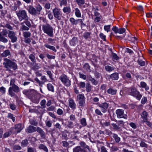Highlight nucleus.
Masks as SVG:
<instances>
[{"label": "nucleus", "instance_id": "f257e3e1", "mask_svg": "<svg viewBox=\"0 0 152 152\" xmlns=\"http://www.w3.org/2000/svg\"><path fill=\"white\" fill-rule=\"evenodd\" d=\"M42 7L39 4H37L35 8L32 5H29L28 9V12L34 16H37L40 14V12L42 10Z\"/></svg>", "mask_w": 152, "mask_h": 152}, {"label": "nucleus", "instance_id": "f03ea898", "mask_svg": "<svg viewBox=\"0 0 152 152\" xmlns=\"http://www.w3.org/2000/svg\"><path fill=\"white\" fill-rule=\"evenodd\" d=\"M126 92L127 94L136 97L138 100H140L142 97V95L134 86L127 88Z\"/></svg>", "mask_w": 152, "mask_h": 152}, {"label": "nucleus", "instance_id": "7ed1b4c3", "mask_svg": "<svg viewBox=\"0 0 152 152\" xmlns=\"http://www.w3.org/2000/svg\"><path fill=\"white\" fill-rule=\"evenodd\" d=\"M4 61L3 65L4 67L7 70L12 69L14 70H15L17 69V65L15 62L12 61L11 60L7 58H4Z\"/></svg>", "mask_w": 152, "mask_h": 152}, {"label": "nucleus", "instance_id": "20e7f679", "mask_svg": "<svg viewBox=\"0 0 152 152\" xmlns=\"http://www.w3.org/2000/svg\"><path fill=\"white\" fill-rule=\"evenodd\" d=\"M42 29L44 32L49 37H52L53 36V29L48 23L42 25Z\"/></svg>", "mask_w": 152, "mask_h": 152}, {"label": "nucleus", "instance_id": "39448f33", "mask_svg": "<svg viewBox=\"0 0 152 152\" xmlns=\"http://www.w3.org/2000/svg\"><path fill=\"white\" fill-rule=\"evenodd\" d=\"M31 94L29 96V98L33 103H38L39 101L40 94L34 90Z\"/></svg>", "mask_w": 152, "mask_h": 152}, {"label": "nucleus", "instance_id": "423d86ee", "mask_svg": "<svg viewBox=\"0 0 152 152\" xmlns=\"http://www.w3.org/2000/svg\"><path fill=\"white\" fill-rule=\"evenodd\" d=\"M1 27L0 26V41L7 43L8 42V40L4 36H7V34H8V30L7 31L4 28H1Z\"/></svg>", "mask_w": 152, "mask_h": 152}, {"label": "nucleus", "instance_id": "0eeeda50", "mask_svg": "<svg viewBox=\"0 0 152 152\" xmlns=\"http://www.w3.org/2000/svg\"><path fill=\"white\" fill-rule=\"evenodd\" d=\"M16 15L20 21L29 18L27 15L26 12L25 10H19L16 13Z\"/></svg>", "mask_w": 152, "mask_h": 152}, {"label": "nucleus", "instance_id": "6e6552de", "mask_svg": "<svg viewBox=\"0 0 152 152\" xmlns=\"http://www.w3.org/2000/svg\"><path fill=\"white\" fill-rule=\"evenodd\" d=\"M20 91L19 87L17 85H15L9 87L8 90L9 94L11 96L13 97L15 95V93H18Z\"/></svg>", "mask_w": 152, "mask_h": 152}, {"label": "nucleus", "instance_id": "1a4fd4ad", "mask_svg": "<svg viewBox=\"0 0 152 152\" xmlns=\"http://www.w3.org/2000/svg\"><path fill=\"white\" fill-rule=\"evenodd\" d=\"M63 84L67 87H69L71 85V82L69 77L66 75L63 74L59 77Z\"/></svg>", "mask_w": 152, "mask_h": 152}, {"label": "nucleus", "instance_id": "9d476101", "mask_svg": "<svg viewBox=\"0 0 152 152\" xmlns=\"http://www.w3.org/2000/svg\"><path fill=\"white\" fill-rule=\"evenodd\" d=\"M53 12L54 17L57 20H60L63 18L62 13L60 9L55 7L53 10Z\"/></svg>", "mask_w": 152, "mask_h": 152}, {"label": "nucleus", "instance_id": "9b49d317", "mask_svg": "<svg viewBox=\"0 0 152 152\" xmlns=\"http://www.w3.org/2000/svg\"><path fill=\"white\" fill-rule=\"evenodd\" d=\"M77 101L78 102L79 106L83 107L85 104V98L83 94H79L77 96Z\"/></svg>", "mask_w": 152, "mask_h": 152}, {"label": "nucleus", "instance_id": "f8f14e48", "mask_svg": "<svg viewBox=\"0 0 152 152\" xmlns=\"http://www.w3.org/2000/svg\"><path fill=\"white\" fill-rule=\"evenodd\" d=\"M8 36L12 42L14 43L16 42L17 37L16 36V34L14 31L8 30Z\"/></svg>", "mask_w": 152, "mask_h": 152}, {"label": "nucleus", "instance_id": "ddd939ff", "mask_svg": "<svg viewBox=\"0 0 152 152\" xmlns=\"http://www.w3.org/2000/svg\"><path fill=\"white\" fill-rule=\"evenodd\" d=\"M116 113L117 115V117L118 118H123L127 119L128 117L127 115L124 113V110L121 109H118L116 110Z\"/></svg>", "mask_w": 152, "mask_h": 152}, {"label": "nucleus", "instance_id": "4468645a", "mask_svg": "<svg viewBox=\"0 0 152 152\" xmlns=\"http://www.w3.org/2000/svg\"><path fill=\"white\" fill-rule=\"evenodd\" d=\"M99 106L101 108L102 112L105 113L107 111V109L109 106V104L107 102H104L98 104Z\"/></svg>", "mask_w": 152, "mask_h": 152}, {"label": "nucleus", "instance_id": "2eb2a0df", "mask_svg": "<svg viewBox=\"0 0 152 152\" xmlns=\"http://www.w3.org/2000/svg\"><path fill=\"white\" fill-rule=\"evenodd\" d=\"M105 76L109 79L111 78L114 80H117L119 78L118 74L117 72H115L110 75H106Z\"/></svg>", "mask_w": 152, "mask_h": 152}, {"label": "nucleus", "instance_id": "dca6fc26", "mask_svg": "<svg viewBox=\"0 0 152 152\" xmlns=\"http://www.w3.org/2000/svg\"><path fill=\"white\" fill-rule=\"evenodd\" d=\"M73 152H88L87 149H85L80 146H77L73 149Z\"/></svg>", "mask_w": 152, "mask_h": 152}, {"label": "nucleus", "instance_id": "f3484780", "mask_svg": "<svg viewBox=\"0 0 152 152\" xmlns=\"http://www.w3.org/2000/svg\"><path fill=\"white\" fill-rule=\"evenodd\" d=\"M13 129L15 130V132H16L17 133L20 132L23 129L22 124H18L15 125L14 127L12 128V130Z\"/></svg>", "mask_w": 152, "mask_h": 152}, {"label": "nucleus", "instance_id": "a211bd4d", "mask_svg": "<svg viewBox=\"0 0 152 152\" xmlns=\"http://www.w3.org/2000/svg\"><path fill=\"white\" fill-rule=\"evenodd\" d=\"M37 131V128L32 126H29L26 129V131L28 133H32Z\"/></svg>", "mask_w": 152, "mask_h": 152}, {"label": "nucleus", "instance_id": "6ab92c4d", "mask_svg": "<svg viewBox=\"0 0 152 152\" xmlns=\"http://www.w3.org/2000/svg\"><path fill=\"white\" fill-rule=\"evenodd\" d=\"M40 134L41 137L45 139L46 135L45 132L41 128L39 127H37V131Z\"/></svg>", "mask_w": 152, "mask_h": 152}, {"label": "nucleus", "instance_id": "aec40b11", "mask_svg": "<svg viewBox=\"0 0 152 152\" xmlns=\"http://www.w3.org/2000/svg\"><path fill=\"white\" fill-rule=\"evenodd\" d=\"M69 106L73 110H74L76 109V104L74 100L70 99L69 101Z\"/></svg>", "mask_w": 152, "mask_h": 152}, {"label": "nucleus", "instance_id": "412c9836", "mask_svg": "<svg viewBox=\"0 0 152 152\" xmlns=\"http://www.w3.org/2000/svg\"><path fill=\"white\" fill-rule=\"evenodd\" d=\"M34 90H24L23 91V94L27 96L29 98V96L31 94Z\"/></svg>", "mask_w": 152, "mask_h": 152}, {"label": "nucleus", "instance_id": "4be33fe9", "mask_svg": "<svg viewBox=\"0 0 152 152\" xmlns=\"http://www.w3.org/2000/svg\"><path fill=\"white\" fill-rule=\"evenodd\" d=\"M88 80L94 85H96L98 83V82L94 78H93L91 75L89 76L88 77Z\"/></svg>", "mask_w": 152, "mask_h": 152}, {"label": "nucleus", "instance_id": "5701e85b", "mask_svg": "<svg viewBox=\"0 0 152 152\" xmlns=\"http://www.w3.org/2000/svg\"><path fill=\"white\" fill-rule=\"evenodd\" d=\"M40 68V64L34 62L32 63V69L33 70H36Z\"/></svg>", "mask_w": 152, "mask_h": 152}, {"label": "nucleus", "instance_id": "b1692460", "mask_svg": "<svg viewBox=\"0 0 152 152\" xmlns=\"http://www.w3.org/2000/svg\"><path fill=\"white\" fill-rule=\"evenodd\" d=\"M124 73H126V74L123 75V78L125 79L131 80L132 78L131 75L130 73L129 72L126 73V71L123 72Z\"/></svg>", "mask_w": 152, "mask_h": 152}, {"label": "nucleus", "instance_id": "393cba45", "mask_svg": "<svg viewBox=\"0 0 152 152\" xmlns=\"http://www.w3.org/2000/svg\"><path fill=\"white\" fill-rule=\"evenodd\" d=\"M107 93L112 95H114L116 94L117 92L116 89H114L113 88H110L107 90Z\"/></svg>", "mask_w": 152, "mask_h": 152}, {"label": "nucleus", "instance_id": "a878e982", "mask_svg": "<svg viewBox=\"0 0 152 152\" xmlns=\"http://www.w3.org/2000/svg\"><path fill=\"white\" fill-rule=\"evenodd\" d=\"M11 53L9 50H7L4 51L1 54V55L2 57H5L10 56Z\"/></svg>", "mask_w": 152, "mask_h": 152}, {"label": "nucleus", "instance_id": "bb28decb", "mask_svg": "<svg viewBox=\"0 0 152 152\" xmlns=\"http://www.w3.org/2000/svg\"><path fill=\"white\" fill-rule=\"evenodd\" d=\"M105 70L108 72H111L113 71L115 68L113 66L106 65L105 66Z\"/></svg>", "mask_w": 152, "mask_h": 152}, {"label": "nucleus", "instance_id": "cd10ccee", "mask_svg": "<svg viewBox=\"0 0 152 152\" xmlns=\"http://www.w3.org/2000/svg\"><path fill=\"white\" fill-rule=\"evenodd\" d=\"M91 32L86 31L83 34V36L85 39H88L91 38Z\"/></svg>", "mask_w": 152, "mask_h": 152}, {"label": "nucleus", "instance_id": "c85d7f7f", "mask_svg": "<svg viewBox=\"0 0 152 152\" xmlns=\"http://www.w3.org/2000/svg\"><path fill=\"white\" fill-rule=\"evenodd\" d=\"M80 147H82L85 149H87V151L88 150L89 151H90L89 146L86 145L84 142H80Z\"/></svg>", "mask_w": 152, "mask_h": 152}, {"label": "nucleus", "instance_id": "c756f323", "mask_svg": "<svg viewBox=\"0 0 152 152\" xmlns=\"http://www.w3.org/2000/svg\"><path fill=\"white\" fill-rule=\"evenodd\" d=\"M148 115V113L145 111H144L142 113L141 116L142 118H143V121L147 120V116Z\"/></svg>", "mask_w": 152, "mask_h": 152}, {"label": "nucleus", "instance_id": "7c9ffc66", "mask_svg": "<svg viewBox=\"0 0 152 152\" xmlns=\"http://www.w3.org/2000/svg\"><path fill=\"white\" fill-rule=\"evenodd\" d=\"M140 87L144 88L146 91L149 89V87L147 86L146 83L144 82H141L140 83Z\"/></svg>", "mask_w": 152, "mask_h": 152}, {"label": "nucleus", "instance_id": "2f4dec72", "mask_svg": "<svg viewBox=\"0 0 152 152\" xmlns=\"http://www.w3.org/2000/svg\"><path fill=\"white\" fill-rule=\"evenodd\" d=\"M90 67V66L88 63L85 64L83 66V68L84 69L86 70L87 72H89L91 71Z\"/></svg>", "mask_w": 152, "mask_h": 152}, {"label": "nucleus", "instance_id": "473e14b6", "mask_svg": "<svg viewBox=\"0 0 152 152\" xmlns=\"http://www.w3.org/2000/svg\"><path fill=\"white\" fill-rule=\"evenodd\" d=\"M93 87L89 83H87L86 84V91L88 92L92 91L93 90H91Z\"/></svg>", "mask_w": 152, "mask_h": 152}, {"label": "nucleus", "instance_id": "72a5a7b5", "mask_svg": "<svg viewBox=\"0 0 152 152\" xmlns=\"http://www.w3.org/2000/svg\"><path fill=\"white\" fill-rule=\"evenodd\" d=\"M29 19L31 20L29 18L25 19L23 23V24H24V23H25V25L28 27L31 28L32 26V25L31 24L30 21L28 20Z\"/></svg>", "mask_w": 152, "mask_h": 152}, {"label": "nucleus", "instance_id": "f704fd0d", "mask_svg": "<svg viewBox=\"0 0 152 152\" xmlns=\"http://www.w3.org/2000/svg\"><path fill=\"white\" fill-rule=\"evenodd\" d=\"M69 21L73 25H77L78 23V20H75L74 18H71L69 19Z\"/></svg>", "mask_w": 152, "mask_h": 152}, {"label": "nucleus", "instance_id": "c9c22d12", "mask_svg": "<svg viewBox=\"0 0 152 152\" xmlns=\"http://www.w3.org/2000/svg\"><path fill=\"white\" fill-rule=\"evenodd\" d=\"M63 11L64 13L69 14L71 12V10L70 7H64Z\"/></svg>", "mask_w": 152, "mask_h": 152}, {"label": "nucleus", "instance_id": "e433bc0d", "mask_svg": "<svg viewBox=\"0 0 152 152\" xmlns=\"http://www.w3.org/2000/svg\"><path fill=\"white\" fill-rule=\"evenodd\" d=\"M44 46L47 48L52 50L55 52H56L57 51V50L56 49L55 47L53 46H51L48 44H45V45Z\"/></svg>", "mask_w": 152, "mask_h": 152}, {"label": "nucleus", "instance_id": "4c0bfd02", "mask_svg": "<svg viewBox=\"0 0 152 152\" xmlns=\"http://www.w3.org/2000/svg\"><path fill=\"white\" fill-rule=\"evenodd\" d=\"M39 148L40 149H42L46 152H48V150L46 146L43 144H40Z\"/></svg>", "mask_w": 152, "mask_h": 152}, {"label": "nucleus", "instance_id": "58836bf2", "mask_svg": "<svg viewBox=\"0 0 152 152\" xmlns=\"http://www.w3.org/2000/svg\"><path fill=\"white\" fill-rule=\"evenodd\" d=\"M80 124L83 126H86L87 125L86 118H83L81 119L80 121Z\"/></svg>", "mask_w": 152, "mask_h": 152}, {"label": "nucleus", "instance_id": "ea45409f", "mask_svg": "<svg viewBox=\"0 0 152 152\" xmlns=\"http://www.w3.org/2000/svg\"><path fill=\"white\" fill-rule=\"evenodd\" d=\"M21 25L22 26L21 28V30L22 31H28L29 29V28H30V27L24 25L23 23H21Z\"/></svg>", "mask_w": 152, "mask_h": 152}, {"label": "nucleus", "instance_id": "a19ab883", "mask_svg": "<svg viewBox=\"0 0 152 152\" xmlns=\"http://www.w3.org/2000/svg\"><path fill=\"white\" fill-rule=\"evenodd\" d=\"M75 10V15L78 18H80L81 16V12L78 8H76Z\"/></svg>", "mask_w": 152, "mask_h": 152}, {"label": "nucleus", "instance_id": "79ce46f5", "mask_svg": "<svg viewBox=\"0 0 152 152\" xmlns=\"http://www.w3.org/2000/svg\"><path fill=\"white\" fill-rule=\"evenodd\" d=\"M113 134V137L114 138L115 142L117 143L120 140V138L116 134Z\"/></svg>", "mask_w": 152, "mask_h": 152}, {"label": "nucleus", "instance_id": "37998d69", "mask_svg": "<svg viewBox=\"0 0 152 152\" xmlns=\"http://www.w3.org/2000/svg\"><path fill=\"white\" fill-rule=\"evenodd\" d=\"M28 143V141L27 139H25L22 141L21 143V146L24 147L26 146Z\"/></svg>", "mask_w": 152, "mask_h": 152}, {"label": "nucleus", "instance_id": "c03bdc74", "mask_svg": "<svg viewBox=\"0 0 152 152\" xmlns=\"http://www.w3.org/2000/svg\"><path fill=\"white\" fill-rule=\"evenodd\" d=\"M47 87L48 89L52 92L54 91V87L50 83H48L47 84Z\"/></svg>", "mask_w": 152, "mask_h": 152}, {"label": "nucleus", "instance_id": "a18cd8bd", "mask_svg": "<svg viewBox=\"0 0 152 152\" xmlns=\"http://www.w3.org/2000/svg\"><path fill=\"white\" fill-rule=\"evenodd\" d=\"M46 101L45 99H43L41 101L40 104L41 105V108L43 109L46 107Z\"/></svg>", "mask_w": 152, "mask_h": 152}, {"label": "nucleus", "instance_id": "49530a36", "mask_svg": "<svg viewBox=\"0 0 152 152\" xmlns=\"http://www.w3.org/2000/svg\"><path fill=\"white\" fill-rule=\"evenodd\" d=\"M112 126L113 127L114 129L116 130H117L119 131H122L120 127H119V126H118V125H117L116 124L113 123L112 124Z\"/></svg>", "mask_w": 152, "mask_h": 152}, {"label": "nucleus", "instance_id": "de8ad7c7", "mask_svg": "<svg viewBox=\"0 0 152 152\" xmlns=\"http://www.w3.org/2000/svg\"><path fill=\"white\" fill-rule=\"evenodd\" d=\"M1 26L3 27L4 28L5 27L10 30H13V27L8 23L6 24L4 26L1 25Z\"/></svg>", "mask_w": 152, "mask_h": 152}, {"label": "nucleus", "instance_id": "09e8293b", "mask_svg": "<svg viewBox=\"0 0 152 152\" xmlns=\"http://www.w3.org/2000/svg\"><path fill=\"white\" fill-rule=\"evenodd\" d=\"M23 35L25 38H27L31 36V33L29 31H25L23 32Z\"/></svg>", "mask_w": 152, "mask_h": 152}, {"label": "nucleus", "instance_id": "8fccbe9b", "mask_svg": "<svg viewBox=\"0 0 152 152\" xmlns=\"http://www.w3.org/2000/svg\"><path fill=\"white\" fill-rule=\"evenodd\" d=\"M34 80L36 81V83L39 84L40 86L42 87V84H44V83L40 81L37 77H36L34 79Z\"/></svg>", "mask_w": 152, "mask_h": 152}, {"label": "nucleus", "instance_id": "3c124183", "mask_svg": "<svg viewBox=\"0 0 152 152\" xmlns=\"http://www.w3.org/2000/svg\"><path fill=\"white\" fill-rule=\"evenodd\" d=\"M77 42V37H74L72 39L71 43H72V45H75Z\"/></svg>", "mask_w": 152, "mask_h": 152}, {"label": "nucleus", "instance_id": "603ef678", "mask_svg": "<svg viewBox=\"0 0 152 152\" xmlns=\"http://www.w3.org/2000/svg\"><path fill=\"white\" fill-rule=\"evenodd\" d=\"M31 60V61L33 62H36V59L34 55L31 54H30L28 57Z\"/></svg>", "mask_w": 152, "mask_h": 152}, {"label": "nucleus", "instance_id": "864d4df0", "mask_svg": "<svg viewBox=\"0 0 152 152\" xmlns=\"http://www.w3.org/2000/svg\"><path fill=\"white\" fill-rule=\"evenodd\" d=\"M76 1L78 5L80 6L84 4L85 3V0H76Z\"/></svg>", "mask_w": 152, "mask_h": 152}, {"label": "nucleus", "instance_id": "5fc2aeb1", "mask_svg": "<svg viewBox=\"0 0 152 152\" xmlns=\"http://www.w3.org/2000/svg\"><path fill=\"white\" fill-rule=\"evenodd\" d=\"M7 117L12 119L13 122L15 121V118L13 116V115L10 113H9L8 114Z\"/></svg>", "mask_w": 152, "mask_h": 152}, {"label": "nucleus", "instance_id": "6e6d98bb", "mask_svg": "<svg viewBox=\"0 0 152 152\" xmlns=\"http://www.w3.org/2000/svg\"><path fill=\"white\" fill-rule=\"evenodd\" d=\"M137 62L138 64L141 66H144L145 65V62L141 59H138Z\"/></svg>", "mask_w": 152, "mask_h": 152}, {"label": "nucleus", "instance_id": "4d7b16f0", "mask_svg": "<svg viewBox=\"0 0 152 152\" xmlns=\"http://www.w3.org/2000/svg\"><path fill=\"white\" fill-rule=\"evenodd\" d=\"M29 123L31 125L35 126H37L38 124L37 121L34 120H30Z\"/></svg>", "mask_w": 152, "mask_h": 152}, {"label": "nucleus", "instance_id": "13d9d810", "mask_svg": "<svg viewBox=\"0 0 152 152\" xmlns=\"http://www.w3.org/2000/svg\"><path fill=\"white\" fill-rule=\"evenodd\" d=\"M112 57L113 59H114L116 60H119V57H118L117 54L114 53H112Z\"/></svg>", "mask_w": 152, "mask_h": 152}, {"label": "nucleus", "instance_id": "bf43d9fd", "mask_svg": "<svg viewBox=\"0 0 152 152\" xmlns=\"http://www.w3.org/2000/svg\"><path fill=\"white\" fill-rule=\"evenodd\" d=\"M46 72L50 79L51 80H53V74L51 72V71L48 70Z\"/></svg>", "mask_w": 152, "mask_h": 152}, {"label": "nucleus", "instance_id": "052dcab7", "mask_svg": "<svg viewBox=\"0 0 152 152\" xmlns=\"http://www.w3.org/2000/svg\"><path fill=\"white\" fill-rule=\"evenodd\" d=\"M86 84L84 82H80L78 84V86L80 88H84L85 87Z\"/></svg>", "mask_w": 152, "mask_h": 152}, {"label": "nucleus", "instance_id": "680f3d73", "mask_svg": "<svg viewBox=\"0 0 152 152\" xmlns=\"http://www.w3.org/2000/svg\"><path fill=\"white\" fill-rule=\"evenodd\" d=\"M36 149L34 148L28 147L27 149L28 152H36Z\"/></svg>", "mask_w": 152, "mask_h": 152}, {"label": "nucleus", "instance_id": "e2e57ef3", "mask_svg": "<svg viewBox=\"0 0 152 152\" xmlns=\"http://www.w3.org/2000/svg\"><path fill=\"white\" fill-rule=\"evenodd\" d=\"M12 132L10 130L8 132L5 133L4 134L3 137L4 138H6L9 137L12 134Z\"/></svg>", "mask_w": 152, "mask_h": 152}, {"label": "nucleus", "instance_id": "0e129e2a", "mask_svg": "<svg viewBox=\"0 0 152 152\" xmlns=\"http://www.w3.org/2000/svg\"><path fill=\"white\" fill-rule=\"evenodd\" d=\"M67 126L69 128H73V122L71 121H68Z\"/></svg>", "mask_w": 152, "mask_h": 152}, {"label": "nucleus", "instance_id": "69168bd1", "mask_svg": "<svg viewBox=\"0 0 152 152\" xmlns=\"http://www.w3.org/2000/svg\"><path fill=\"white\" fill-rule=\"evenodd\" d=\"M140 146L143 147L148 148V145L143 141H141L140 143Z\"/></svg>", "mask_w": 152, "mask_h": 152}, {"label": "nucleus", "instance_id": "338daca9", "mask_svg": "<svg viewBox=\"0 0 152 152\" xmlns=\"http://www.w3.org/2000/svg\"><path fill=\"white\" fill-rule=\"evenodd\" d=\"M9 106L10 109L12 110H15L16 108V106L14 104L10 103Z\"/></svg>", "mask_w": 152, "mask_h": 152}, {"label": "nucleus", "instance_id": "774afa93", "mask_svg": "<svg viewBox=\"0 0 152 152\" xmlns=\"http://www.w3.org/2000/svg\"><path fill=\"white\" fill-rule=\"evenodd\" d=\"M67 2L66 0H61L60 3V5L61 7H62L63 5H66Z\"/></svg>", "mask_w": 152, "mask_h": 152}]
</instances>
